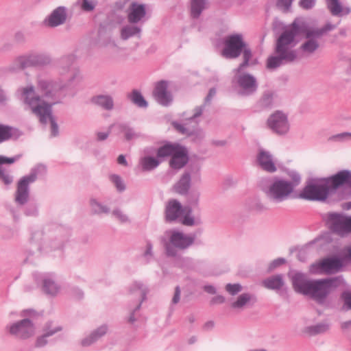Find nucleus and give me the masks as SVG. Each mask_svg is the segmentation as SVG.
<instances>
[{
  "mask_svg": "<svg viewBox=\"0 0 351 351\" xmlns=\"http://www.w3.org/2000/svg\"><path fill=\"white\" fill-rule=\"evenodd\" d=\"M305 23L295 19L287 26L276 40L274 51L276 56H271L267 60V68L274 70L280 66L293 62L298 58L294 49L300 42L299 38L304 36L306 39L300 47V50L305 55L314 53L319 47L318 39L321 38Z\"/></svg>",
  "mask_w": 351,
  "mask_h": 351,
  "instance_id": "1",
  "label": "nucleus"
},
{
  "mask_svg": "<svg viewBox=\"0 0 351 351\" xmlns=\"http://www.w3.org/2000/svg\"><path fill=\"white\" fill-rule=\"evenodd\" d=\"M294 291L307 296L317 304H326L329 295L338 288L344 287L346 281L342 275L320 279H309L306 274L296 272L291 278Z\"/></svg>",
  "mask_w": 351,
  "mask_h": 351,
  "instance_id": "2",
  "label": "nucleus"
},
{
  "mask_svg": "<svg viewBox=\"0 0 351 351\" xmlns=\"http://www.w3.org/2000/svg\"><path fill=\"white\" fill-rule=\"evenodd\" d=\"M75 56L68 54L62 56L57 62L58 79L56 81L40 80L38 89L45 97H52L59 90L71 87L80 77V70L74 66Z\"/></svg>",
  "mask_w": 351,
  "mask_h": 351,
  "instance_id": "3",
  "label": "nucleus"
},
{
  "mask_svg": "<svg viewBox=\"0 0 351 351\" xmlns=\"http://www.w3.org/2000/svg\"><path fill=\"white\" fill-rule=\"evenodd\" d=\"M21 95L23 102L36 115L42 123L46 124L49 120L51 123V136H57L59 134L58 125L55 117L52 114V106L56 102L48 104L41 99V97L35 92L32 85L21 88Z\"/></svg>",
  "mask_w": 351,
  "mask_h": 351,
  "instance_id": "4",
  "label": "nucleus"
},
{
  "mask_svg": "<svg viewBox=\"0 0 351 351\" xmlns=\"http://www.w3.org/2000/svg\"><path fill=\"white\" fill-rule=\"evenodd\" d=\"M223 47L221 56L226 59H236L241 54L243 62L234 70L235 73H239L249 66L252 58L251 49L247 46L241 34H233L226 36L223 41Z\"/></svg>",
  "mask_w": 351,
  "mask_h": 351,
  "instance_id": "5",
  "label": "nucleus"
},
{
  "mask_svg": "<svg viewBox=\"0 0 351 351\" xmlns=\"http://www.w3.org/2000/svg\"><path fill=\"white\" fill-rule=\"evenodd\" d=\"M165 234L169 236V239L162 237L161 243L166 256L171 258L178 256V250L183 251L192 246L196 239L195 233L185 234L176 230L166 231Z\"/></svg>",
  "mask_w": 351,
  "mask_h": 351,
  "instance_id": "6",
  "label": "nucleus"
},
{
  "mask_svg": "<svg viewBox=\"0 0 351 351\" xmlns=\"http://www.w3.org/2000/svg\"><path fill=\"white\" fill-rule=\"evenodd\" d=\"M267 197L272 202L278 204L288 199L293 192V185L289 181L274 176L268 186L263 187Z\"/></svg>",
  "mask_w": 351,
  "mask_h": 351,
  "instance_id": "7",
  "label": "nucleus"
},
{
  "mask_svg": "<svg viewBox=\"0 0 351 351\" xmlns=\"http://www.w3.org/2000/svg\"><path fill=\"white\" fill-rule=\"evenodd\" d=\"M47 168L39 164L32 168L29 174L23 176L18 182L15 192V202L19 205H24L29 199V185L34 183L39 175H45Z\"/></svg>",
  "mask_w": 351,
  "mask_h": 351,
  "instance_id": "8",
  "label": "nucleus"
},
{
  "mask_svg": "<svg viewBox=\"0 0 351 351\" xmlns=\"http://www.w3.org/2000/svg\"><path fill=\"white\" fill-rule=\"evenodd\" d=\"M186 211L182 223L184 226H193L202 224L200 216L195 217L191 215L192 208L191 206L182 208L181 204L177 199H171L169 201L165 208V219L167 221L172 222L176 221L182 214Z\"/></svg>",
  "mask_w": 351,
  "mask_h": 351,
  "instance_id": "9",
  "label": "nucleus"
},
{
  "mask_svg": "<svg viewBox=\"0 0 351 351\" xmlns=\"http://www.w3.org/2000/svg\"><path fill=\"white\" fill-rule=\"evenodd\" d=\"M51 62V58L47 53H29L16 58L9 66L8 69L12 72H14L29 67L47 66Z\"/></svg>",
  "mask_w": 351,
  "mask_h": 351,
  "instance_id": "10",
  "label": "nucleus"
},
{
  "mask_svg": "<svg viewBox=\"0 0 351 351\" xmlns=\"http://www.w3.org/2000/svg\"><path fill=\"white\" fill-rule=\"evenodd\" d=\"M323 219L329 229L341 238H345L351 233V216L331 212L324 214Z\"/></svg>",
  "mask_w": 351,
  "mask_h": 351,
  "instance_id": "11",
  "label": "nucleus"
},
{
  "mask_svg": "<svg viewBox=\"0 0 351 351\" xmlns=\"http://www.w3.org/2000/svg\"><path fill=\"white\" fill-rule=\"evenodd\" d=\"M330 193L328 182L323 179L317 183L306 184L299 196L302 199L310 201H324Z\"/></svg>",
  "mask_w": 351,
  "mask_h": 351,
  "instance_id": "12",
  "label": "nucleus"
},
{
  "mask_svg": "<svg viewBox=\"0 0 351 351\" xmlns=\"http://www.w3.org/2000/svg\"><path fill=\"white\" fill-rule=\"evenodd\" d=\"M236 86L237 93L240 96L249 97L254 95L258 88V82L256 78L249 73H235Z\"/></svg>",
  "mask_w": 351,
  "mask_h": 351,
  "instance_id": "13",
  "label": "nucleus"
},
{
  "mask_svg": "<svg viewBox=\"0 0 351 351\" xmlns=\"http://www.w3.org/2000/svg\"><path fill=\"white\" fill-rule=\"evenodd\" d=\"M342 268L340 260L337 256L327 257L312 264L310 271L314 274H332Z\"/></svg>",
  "mask_w": 351,
  "mask_h": 351,
  "instance_id": "14",
  "label": "nucleus"
},
{
  "mask_svg": "<svg viewBox=\"0 0 351 351\" xmlns=\"http://www.w3.org/2000/svg\"><path fill=\"white\" fill-rule=\"evenodd\" d=\"M267 124L272 132L278 135L286 134L289 130L287 115L280 110H276L269 117Z\"/></svg>",
  "mask_w": 351,
  "mask_h": 351,
  "instance_id": "15",
  "label": "nucleus"
},
{
  "mask_svg": "<svg viewBox=\"0 0 351 351\" xmlns=\"http://www.w3.org/2000/svg\"><path fill=\"white\" fill-rule=\"evenodd\" d=\"M204 107V104L195 107V109L193 110V114L187 119V121H189L195 123V125L193 127V128L188 127L186 123L182 124L176 121L173 122L172 125H173L175 129L182 134L192 136L195 134L196 132L202 133V131L197 127L198 121H196V119L202 115Z\"/></svg>",
  "mask_w": 351,
  "mask_h": 351,
  "instance_id": "16",
  "label": "nucleus"
},
{
  "mask_svg": "<svg viewBox=\"0 0 351 351\" xmlns=\"http://www.w3.org/2000/svg\"><path fill=\"white\" fill-rule=\"evenodd\" d=\"M10 332L19 338L27 339L34 335L35 327L29 319L25 318L12 324Z\"/></svg>",
  "mask_w": 351,
  "mask_h": 351,
  "instance_id": "17",
  "label": "nucleus"
},
{
  "mask_svg": "<svg viewBox=\"0 0 351 351\" xmlns=\"http://www.w3.org/2000/svg\"><path fill=\"white\" fill-rule=\"evenodd\" d=\"M130 292L135 296L136 300L138 302V304L132 311L128 318V322L132 324L136 320L134 315L135 312L141 308L143 302L145 300L148 289L143 283L140 282H135L131 285Z\"/></svg>",
  "mask_w": 351,
  "mask_h": 351,
  "instance_id": "18",
  "label": "nucleus"
},
{
  "mask_svg": "<svg viewBox=\"0 0 351 351\" xmlns=\"http://www.w3.org/2000/svg\"><path fill=\"white\" fill-rule=\"evenodd\" d=\"M199 171V169L198 168L184 171L178 181L173 185V191L180 195H186L191 186L192 174H197V178L199 179L200 175Z\"/></svg>",
  "mask_w": 351,
  "mask_h": 351,
  "instance_id": "19",
  "label": "nucleus"
},
{
  "mask_svg": "<svg viewBox=\"0 0 351 351\" xmlns=\"http://www.w3.org/2000/svg\"><path fill=\"white\" fill-rule=\"evenodd\" d=\"M262 285L267 289L276 291L281 297H288V289L282 274H276L265 278L262 281Z\"/></svg>",
  "mask_w": 351,
  "mask_h": 351,
  "instance_id": "20",
  "label": "nucleus"
},
{
  "mask_svg": "<svg viewBox=\"0 0 351 351\" xmlns=\"http://www.w3.org/2000/svg\"><path fill=\"white\" fill-rule=\"evenodd\" d=\"M330 186V192L332 193L339 187L347 185L351 188V171L349 170H342L337 172L334 176L325 178Z\"/></svg>",
  "mask_w": 351,
  "mask_h": 351,
  "instance_id": "21",
  "label": "nucleus"
},
{
  "mask_svg": "<svg viewBox=\"0 0 351 351\" xmlns=\"http://www.w3.org/2000/svg\"><path fill=\"white\" fill-rule=\"evenodd\" d=\"M67 19V9L64 6H59L54 9L51 14L45 19L43 23L49 27H56L65 23Z\"/></svg>",
  "mask_w": 351,
  "mask_h": 351,
  "instance_id": "22",
  "label": "nucleus"
},
{
  "mask_svg": "<svg viewBox=\"0 0 351 351\" xmlns=\"http://www.w3.org/2000/svg\"><path fill=\"white\" fill-rule=\"evenodd\" d=\"M168 83L167 81L161 80L156 84L153 91V96L156 101L162 106H167L172 101V95L167 90Z\"/></svg>",
  "mask_w": 351,
  "mask_h": 351,
  "instance_id": "23",
  "label": "nucleus"
},
{
  "mask_svg": "<svg viewBox=\"0 0 351 351\" xmlns=\"http://www.w3.org/2000/svg\"><path fill=\"white\" fill-rule=\"evenodd\" d=\"M188 161L189 156L186 149L178 145L171 157L169 166L173 169H180L187 164Z\"/></svg>",
  "mask_w": 351,
  "mask_h": 351,
  "instance_id": "24",
  "label": "nucleus"
},
{
  "mask_svg": "<svg viewBox=\"0 0 351 351\" xmlns=\"http://www.w3.org/2000/svg\"><path fill=\"white\" fill-rule=\"evenodd\" d=\"M258 166L264 171L274 173L277 168L273 156L268 151L261 149L256 156Z\"/></svg>",
  "mask_w": 351,
  "mask_h": 351,
  "instance_id": "25",
  "label": "nucleus"
},
{
  "mask_svg": "<svg viewBox=\"0 0 351 351\" xmlns=\"http://www.w3.org/2000/svg\"><path fill=\"white\" fill-rule=\"evenodd\" d=\"M146 8L144 4L132 2L128 14V21L131 24H137L145 21Z\"/></svg>",
  "mask_w": 351,
  "mask_h": 351,
  "instance_id": "26",
  "label": "nucleus"
},
{
  "mask_svg": "<svg viewBox=\"0 0 351 351\" xmlns=\"http://www.w3.org/2000/svg\"><path fill=\"white\" fill-rule=\"evenodd\" d=\"M23 134L17 128L0 123V144L10 140L16 141Z\"/></svg>",
  "mask_w": 351,
  "mask_h": 351,
  "instance_id": "27",
  "label": "nucleus"
},
{
  "mask_svg": "<svg viewBox=\"0 0 351 351\" xmlns=\"http://www.w3.org/2000/svg\"><path fill=\"white\" fill-rule=\"evenodd\" d=\"M21 158L20 155L8 158L0 155V180L5 184L10 185L13 182V177L10 173L2 166L3 164H12Z\"/></svg>",
  "mask_w": 351,
  "mask_h": 351,
  "instance_id": "28",
  "label": "nucleus"
},
{
  "mask_svg": "<svg viewBox=\"0 0 351 351\" xmlns=\"http://www.w3.org/2000/svg\"><path fill=\"white\" fill-rule=\"evenodd\" d=\"M327 9L334 16L341 17L351 12L350 7L343 6L340 0H326Z\"/></svg>",
  "mask_w": 351,
  "mask_h": 351,
  "instance_id": "29",
  "label": "nucleus"
},
{
  "mask_svg": "<svg viewBox=\"0 0 351 351\" xmlns=\"http://www.w3.org/2000/svg\"><path fill=\"white\" fill-rule=\"evenodd\" d=\"M43 290L50 295H56L60 291V286L57 284L55 276L53 274H45L42 276Z\"/></svg>",
  "mask_w": 351,
  "mask_h": 351,
  "instance_id": "30",
  "label": "nucleus"
},
{
  "mask_svg": "<svg viewBox=\"0 0 351 351\" xmlns=\"http://www.w3.org/2000/svg\"><path fill=\"white\" fill-rule=\"evenodd\" d=\"M274 106V93L270 90L265 91L256 101L254 108L256 111L271 109Z\"/></svg>",
  "mask_w": 351,
  "mask_h": 351,
  "instance_id": "31",
  "label": "nucleus"
},
{
  "mask_svg": "<svg viewBox=\"0 0 351 351\" xmlns=\"http://www.w3.org/2000/svg\"><path fill=\"white\" fill-rule=\"evenodd\" d=\"M62 330V328L60 326H53L52 322H47L44 328V334L36 339V346L39 348L45 346L47 343V337L53 335Z\"/></svg>",
  "mask_w": 351,
  "mask_h": 351,
  "instance_id": "32",
  "label": "nucleus"
},
{
  "mask_svg": "<svg viewBox=\"0 0 351 351\" xmlns=\"http://www.w3.org/2000/svg\"><path fill=\"white\" fill-rule=\"evenodd\" d=\"M108 330V326L107 324H103L95 330L86 337L82 340V345L83 346H89L98 341L100 338L104 336Z\"/></svg>",
  "mask_w": 351,
  "mask_h": 351,
  "instance_id": "33",
  "label": "nucleus"
},
{
  "mask_svg": "<svg viewBox=\"0 0 351 351\" xmlns=\"http://www.w3.org/2000/svg\"><path fill=\"white\" fill-rule=\"evenodd\" d=\"M142 29L135 24H129L123 26L120 31V38L123 40H127L132 37H141Z\"/></svg>",
  "mask_w": 351,
  "mask_h": 351,
  "instance_id": "34",
  "label": "nucleus"
},
{
  "mask_svg": "<svg viewBox=\"0 0 351 351\" xmlns=\"http://www.w3.org/2000/svg\"><path fill=\"white\" fill-rule=\"evenodd\" d=\"M91 102L106 110H111L114 108L113 99L108 95H98L94 96L91 98Z\"/></svg>",
  "mask_w": 351,
  "mask_h": 351,
  "instance_id": "35",
  "label": "nucleus"
},
{
  "mask_svg": "<svg viewBox=\"0 0 351 351\" xmlns=\"http://www.w3.org/2000/svg\"><path fill=\"white\" fill-rule=\"evenodd\" d=\"M254 304L256 302V297L249 293H244L238 296L236 301L231 303V307L233 308H243L250 302Z\"/></svg>",
  "mask_w": 351,
  "mask_h": 351,
  "instance_id": "36",
  "label": "nucleus"
},
{
  "mask_svg": "<svg viewBox=\"0 0 351 351\" xmlns=\"http://www.w3.org/2000/svg\"><path fill=\"white\" fill-rule=\"evenodd\" d=\"M161 162L162 160L158 158L144 156L140 159L139 163L143 171H150L157 168Z\"/></svg>",
  "mask_w": 351,
  "mask_h": 351,
  "instance_id": "37",
  "label": "nucleus"
},
{
  "mask_svg": "<svg viewBox=\"0 0 351 351\" xmlns=\"http://www.w3.org/2000/svg\"><path fill=\"white\" fill-rule=\"evenodd\" d=\"M115 127L117 128L120 133H123L124 134L126 141H129L139 136V135L134 131V130L128 123H119L116 124Z\"/></svg>",
  "mask_w": 351,
  "mask_h": 351,
  "instance_id": "38",
  "label": "nucleus"
},
{
  "mask_svg": "<svg viewBox=\"0 0 351 351\" xmlns=\"http://www.w3.org/2000/svg\"><path fill=\"white\" fill-rule=\"evenodd\" d=\"M191 16L193 19H198L206 8V0H190Z\"/></svg>",
  "mask_w": 351,
  "mask_h": 351,
  "instance_id": "39",
  "label": "nucleus"
},
{
  "mask_svg": "<svg viewBox=\"0 0 351 351\" xmlns=\"http://www.w3.org/2000/svg\"><path fill=\"white\" fill-rule=\"evenodd\" d=\"M179 144L167 143L157 149L156 156L159 160L172 156Z\"/></svg>",
  "mask_w": 351,
  "mask_h": 351,
  "instance_id": "40",
  "label": "nucleus"
},
{
  "mask_svg": "<svg viewBox=\"0 0 351 351\" xmlns=\"http://www.w3.org/2000/svg\"><path fill=\"white\" fill-rule=\"evenodd\" d=\"M329 328L330 325L328 323L321 322L306 327V331L311 335H316L326 332Z\"/></svg>",
  "mask_w": 351,
  "mask_h": 351,
  "instance_id": "41",
  "label": "nucleus"
},
{
  "mask_svg": "<svg viewBox=\"0 0 351 351\" xmlns=\"http://www.w3.org/2000/svg\"><path fill=\"white\" fill-rule=\"evenodd\" d=\"M91 211L95 215L108 214L110 208L95 199L90 200Z\"/></svg>",
  "mask_w": 351,
  "mask_h": 351,
  "instance_id": "42",
  "label": "nucleus"
},
{
  "mask_svg": "<svg viewBox=\"0 0 351 351\" xmlns=\"http://www.w3.org/2000/svg\"><path fill=\"white\" fill-rule=\"evenodd\" d=\"M130 99L138 107L147 108L148 106L147 101L144 99L141 92L137 90H132L130 95Z\"/></svg>",
  "mask_w": 351,
  "mask_h": 351,
  "instance_id": "43",
  "label": "nucleus"
},
{
  "mask_svg": "<svg viewBox=\"0 0 351 351\" xmlns=\"http://www.w3.org/2000/svg\"><path fill=\"white\" fill-rule=\"evenodd\" d=\"M141 258L144 264H147L154 260L153 245L150 241H146L145 248L141 255Z\"/></svg>",
  "mask_w": 351,
  "mask_h": 351,
  "instance_id": "44",
  "label": "nucleus"
},
{
  "mask_svg": "<svg viewBox=\"0 0 351 351\" xmlns=\"http://www.w3.org/2000/svg\"><path fill=\"white\" fill-rule=\"evenodd\" d=\"M340 260L342 267L351 264V247L348 246L343 248L338 257Z\"/></svg>",
  "mask_w": 351,
  "mask_h": 351,
  "instance_id": "45",
  "label": "nucleus"
},
{
  "mask_svg": "<svg viewBox=\"0 0 351 351\" xmlns=\"http://www.w3.org/2000/svg\"><path fill=\"white\" fill-rule=\"evenodd\" d=\"M351 139V132H344L332 135L329 137L328 140L333 142H347Z\"/></svg>",
  "mask_w": 351,
  "mask_h": 351,
  "instance_id": "46",
  "label": "nucleus"
},
{
  "mask_svg": "<svg viewBox=\"0 0 351 351\" xmlns=\"http://www.w3.org/2000/svg\"><path fill=\"white\" fill-rule=\"evenodd\" d=\"M186 196H187V202L191 206L196 207L198 206L200 196L199 192L193 191L190 193L189 192Z\"/></svg>",
  "mask_w": 351,
  "mask_h": 351,
  "instance_id": "47",
  "label": "nucleus"
},
{
  "mask_svg": "<svg viewBox=\"0 0 351 351\" xmlns=\"http://www.w3.org/2000/svg\"><path fill=\"white\" fill-rule=\"evenodd\" d=\"M80 7L85 12L93 11L97 5L95 0H79Z\"/></svg>",
  "mask_w": 351,
  "mask_h": 351,
  "instance_id": "48",
  "label": "nucleus"
},
{
  "mask_svg": "<svg viewBox=\"0 0 351 351\" xmlns=\"http://www.w3.org/2000/svg\"><path fill=\"white\" fill-rule=\"evenodd\" d=\"M225 289L231 295H235L243 290V287L240 283H228Z\"/></svg>",
  "mask_w": 351,
  "mask_h": 351,
  "instance_id": "49",
  "label": "nucleus"
},
{
  "mask_svg": "<svg viewBox=\"0 0 351 351\" xmlns=\"http://www.w3.org/2000/svg\"><path fill=\"white\" fill-rule=\"evenodd\" d=\"M337 25L327 23L324 26L321 28H312L315 32V34L322 37L328 32L332 31L336 28Z\"/></svg>",
  "mask_w": 351,
  "mask_h": 351,
  "instance_id": "50",
  "label": "nucleus"
},
{
  "mask_svg": "<svg viewBox=\"0 0 351 351\" xmlns=\"http://www.w3.org/2000/svg\"><path fill=\"white\" fill-rule=\"evenodd\" d=\"M341 298L343 301V308L344 310L351 309V291H343L341 295Z\"/></svg>",
  "mask_w": 351,
  "mask_h": 351,
  "instance_id": "51",
  "label": "nucleus"
},
{
  "mask_svg": "<svg viewBox=\"0 0 351 351\" xmlns=\"http://www.w3.org/2000/svg\"><path fill=\"white\" fill-rule=\"evenodd\" d=\"M110 180L114 183L117 189L119 191L122 192L125 189V186L121 178L119 176L116 175V174L112 175L110 176Z\"/></svg>",
  "mask_w": 351,
  "mask_h": 351,
  "instance_id": "52",
  "label": "nucleus"
},
{
  "mask_svg": "<svg viewBox=\"0 0 351 351\" xmlns=\"http://www.w3.org/2000/svg\"><path fill=\"white\" fill-rule=\"evenodd\" d=\"M112 215L114 216L121 223L130 222V219L127 215L119 208H115L112 210Z\"/></svg>",
  "mask_w": 351,
  "mask_h": 351,
  "instance_id": "53",
  "label": "nucleus"
},
{
  "mask_svg": "<svg viewBox=\"0 0 351 351\" xmlns=\"http://www.w3.org/2000/svg\"><path fill=\"white\" fill-rule=\"evenodd\" d=\"M294 0H277L276 7L284 12H288Z\"/></svg>",
  "mask_w": 351,
  "mask_h": 351,
  "instance_id": "54",
  "label": "nucleus"
},
{
  "mask_svg": "<svg viewBox=\"0 0 351 351\" xmlns=\"http://www.w3.org/2000/svg\"><path fill=\"white\" fill-rule=\"evenodd\" d=\"M289 176L291 178V181H289V183L293 185V190L294 191V189L295 186H297L300 181H301V177L300 174L295 171H291L289 172Z\"/></svg>",
  "mask_w": 351,
  "mask_h": 351,
  "instance_id": "55",
  "label": "nucleus"
},
{
  "mask_svg": "<svg viewBox=\"0 0 351 351\" xmlns=\"http://www.w3.org/2000/svg\"><path fill=\"white\" fill-rule=\"evenodd\" d=\"M316 3V0H300L298 3L299 6L304 10L313 8Z\"/></svg>",
  "mask_w": 351,
  "mask_h": 351,
  "instance_id": "56",
  "label": "nucleus"
},
{
  "mask_svg": "<svg viewBox=\"0 0 351 351\" xmlns=\"http://www.w3.org/2000/svg\"><path fill=\"white\" fill-rule=\"evenodd\" d=\"M286 260L284 258H278L275 260H274L269 265L268 267V271H271L276 267L283 265L285 263Z\"/></svg>",
  "mask_w": 351,
  "mask_h": 351,
  "instance_id": "57",
  "label": "nucleus"
},
{
  "mask_svg": "<svg viewBox=\"0 0 351 351\" xmlns=\"http://www.w3.org/2000/svg\"><path fill=\"white\" fill-rule=\"evenodd\" d=\"M25 213L27 216H34L38 213V210L36 206L29 205L25 211Z\"/></svg>",
  "mask_w": 351,
  "mask_h": 351,
  "instance_id": "58",
  "label": "nucleus"
},
{
  "mask_svg": "<svg viewBox=\"0 0 351 351\" xmlns=\"http://www.w3.org/2000/svg\"><path fill=\"white\" fill-rule=\"evenodd\" d=\"M180 293H181L180 288L179 286H177L175 289L174 295H173V297L172 298V301H171L173 304H176L177 303L179 302L180 299Z\"/></svg>",
  "mask_w": 351,
  "mask_h": 351,
  "instance_id": "59",
  "label": "nucleus"
},
{
  "mask_svg": "<svg viewBox=\"0 0 351 351\" xmlns=\"http://www.w3.org/2000/svg\"><path fill=\"white\" fill-rule=\"evenodd\" d=\"M8 99L6 91L0 87V105H5Z\"/></svg>",
  "mask_w": 351,
  "mask_h": 351,
  "instance_id": "60",
  "label": "nucleus"
},
{
  "mask_svg": "<svg viewBox=\"0 0 351 351\" xmlns=\"http://www.w3.org/2000/svg\"><path fill=\"white\" fill-rule=\"evenodd\" d=\"M66 239H60L57 242H53L51 243V247L53 249H59L63 247Z\"/></svg>",
  "mask_w": 351,
  "mask_h": 351,
  "instance_id": "61",
  "label": "nucleus"
},
{
  "mask_svg": "<svg viewBox=\"0 0 351 351\" xmlns=\"http://www.w3.org/2000/svg\"><path fill=\"white\" fill-rule=\"evenodd\" d=\"M216 89L215 88H211L209 90V92L207 96L205 98V103L210 102L212 98L216 95Z\"/></svg>",
  "mask_w": 351,
  "mask_h": 351,
  "instance_id": "62",
  "label": "nucleus"
},
{
  "mask_svg": "<svg viewBox=\"0 0 351 351\" xmlns=\"http://www.w3.org/2000/svg\"><path fill=\"white\" fill-rule=\"evenodd\" d=\"M109 134H110L109 132H99L97 133V138L98 141H102L106 140L108 137Z\"/></svg>",
  "mask_w": 351,
  "mask_h": 351,
  "instance_id": "63",
  "label": "nucleus"
},
{
  "mask_svg": "<svg viewBox=\"0 0 351 351\" xmlns=\"http://www.w3.org/2000/svg\"><path fill=\"white\" fill-rule=\"evenodd\" d=\"M14 39L18 43H22L25 40V35L21 32H17L14 35Z\"/></svg>",
  "mask_w": 351,
  "mask_h": 351,
  "instance_id": "64",
  "label": "nucleus"
}]
</instances>
